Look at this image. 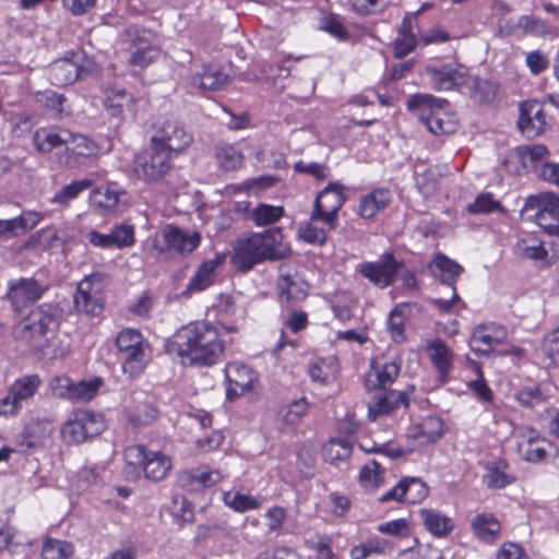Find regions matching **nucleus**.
Returning a JSON list of instances; mask_svg holds the SVG:
<instances>
[{
	"label": "nucleus",
	"mask_w": 559,
	"mask_h": 559,
	"mask_svg": "<svg viewBox=\"0 0 559 559\" xmlns=\"http://www.w3.org/2000/svg\"><path fill=\"white\" fill-rule=\"evenodd\" d=\"M464 88L478 103H491L498 92V85L492 81L474 78L469 74Z\"/></svg>",
	"instance_id": "nucleus-38"
},
{
	"label": "nucleus",
	"mask_w": 559,
	"mask_h": 559,
	"mask_svg": "<svg viewBox=\"0 0 559 559\" xmlns=\"http://www.w3.org/2000/svg\"><path fill=\"white\" fill-rule=\"evenodd\" d=\"M158 414L154 405L144 403L128 413V420L133 427L147 426L157 419Z\"/></svg>",
	"instance_id": "nucleus-53"
},
{
	"label": "nucleus",
	"mask_w": 559,
	"mask_h": 559,
	"mask_svg": "<svg viewBox=\"0 0 559 559\" xmlns=\"http://www.w3.org/2000/svg\"><path fill=\"white\" fill-rule=\"evenodd\" d=\"M104 472L105 467L103 465L91 464L80 468L76 478L83 488H88L103 481Z\"/></svg>",
	"instance_id": "nucleus-59"
},
{
	"label": "nucleus",
	"mask_w": 559,
	"mask_h": 559,
	"mask_svg": "<svg viewBox=\"0 0 559 559\" xmlns=\"http://www.w3.org/2000/svg\"><path fill=\"white\" fill-rule=\"evenodd\" d=\"M49 433L46 424L37 421L26 425L16 438V451L26 452L41 447Z\"/></svg>",
	"instance_id": "nucleus-33"
},
{
	"label": "nucleus",
	"mask_w": 559,
	"mask_h": 559,
	"mask_svg": "<svg viewBox=\"0 0 559 559\" xmlns=\"http://www.w3.org/2000/svg\"><path fill=\"white\" fill-rule=\"evenodd\" d=\"M515 400L524 407H534L544 401L543 392L539 386L531 385L520 389L515 395Z\"/></svg>",
	"instance_id": "nucleus-62"
},
{
	"label": "nucleus",
	"mask_w": 559,
	"mask_h": 559,
	"mask_svg": "<svg viewBox=\"0 0 559 559\" xmlns=\"http://www.w3.org/2000/svg\"><path fill=\"white\" fill-rule=\"evenodd\" d=\"M508 338V330L497 323L489 322L477 325L471 335L469 347L477 354L488 355L495 346L504 343Z\"/></svg>",
	"instance_id": "nucleus-17"
},
{
	"label": "nucleus",
	"mask_w": 559,
	"mask_h": 559,
	"mask_svg": "<svg viewBox=\"0 0 559 559\" xmlns=\"http://www.w3.org/2000/svg\"><path fill=\"white\" fill-rule=\"evenodd\" d=\"M519 450L527 462L539 463L555 459L559 450L534 429H525L518 436Z\"/></svg>",
	"instance_id": "nucleus-14"
},
{
	"label": "nucleus",
	"mask_w": 559,
	"mask_h": 559,
	"mask_svg": "<svg viewBox=\"0 0 559 559\" xmlns=\"http://www.w3.org/2000/svg\"><path fill=\"white\" fill-rule=\"evenodd\" d=\"M516 253L530 260H543L547 257V250L543 242L536 239H521L515 245Z\"/></svg>",
	"instance_id": "nucleus-56"
},
{
	"label": "nucleus",
	"mask_w": 559,
	"mask_h": 559,
	"mask_svg": "<svg viewBox=\"0 0 559 559\" xmlns=\"http://www.w3.org/2000/svg\"><path fill=\"white\" fill-rule=\"evenodd\" d=\"M430 270L436 278L450 288L454 287V283L463 272L459 263L443 254H438L433 259Z\"/></svg>",
	"instance_id": "nucleus-36"
},
{
	"label": "nucleus",
	"mask_w": 559,
	"mask_h": 559,
	"mask_svg": "<svg viewBox=\"0 0 559 559\" xmlns=\"http://www.w3.org/2000/svg\"><path fill=\"white\" fill-rule=\"evenodd\" d=\"M63 317V309L53 302H44L34 308L21 330L24 338L44 337L58 330Z\"/></svg>",
	"instance_id": "nucleus-6"
},
{
	"label": "nucleus",
	"mask_w": 559,
	"mask_h": 559,
	"mask_svg": "<svg viewBox=\"0 0 559 559\" xmlns=\"http://www.w3.org/2000/svg\"><path fill=\"white\" fill-rule=\"evenodd\" d=\"M428 352L433 366L438 369L440 377L445 378L452 368L453 354L447 344L441 340H433L428 345Z\"/></svg>",
	"instance_id": "nucleus-40"
},
{
	"label": "nucleus",
	"mask_w": 559,
	"mask_h": 559,
	"mask_svg": "<svg viewBox=\"0 0 559 559\" xmlns=\"http://www.w3.org/2000/svg\"><path fill=\"white\" fill-rule=\"evenodd\" d=\"M278 296L281 301L298 302L307 297V292L290 277L283 276L278 282Z\"/></svg>",
	"instance_id": "nucleus-50"
},
{
	"label": "nucleus",
	"mask_w": 559,
	"mask_h": 559,
	"mask_svg": "<svg viewBox=\"0 0 559 559\" xmlns=\"http://www.w3.org/2000/svg\"><path fill=\"white\" fill-rule=\"evenodd\" d=\"M103 275L93 273L84 277L79 284L73 296L74 308L78 313L90 318L99 317L104 310V300L100 289L95 284H100Z\"/></svg>",
	"instance_id": "nucleus-11"
},
{
	"label": "nucleus",
	"mask_w": 559,
	"mask_h": 559,
	"mask_svg": "<svg viewBox=\"0 0 559 559\" xmlns=\"http://www.w3.org/2000/svg\"><path fill=\"white\" fill-rule=\"evenodd\" d=\"M201 241L198 231H188L175 225H167L153 240V247L160 253L175 251L182 255L194 251Z\"/></svg>",
	"instance_id": "nucleus-10"
},
{
	"label": "nucleus",
	"mask_w": 559,
	"mask_h": 559,
	"mask_svg": "<svg viewBox=\"0 0 559 559\" xmlns=\"http://www.w3.org/2000/svg\"><path fill=\"white\" fill-rule=\"evenodd\" d=\"M64 151L63 163L68 167L74 168L81 165V158L95 156L98 152V146L86 135L70 131V136L64 144Z\"/></svg>",
	"instance_id": "nucleus-23"
},
{
	"label": "nucleus",
	"mask_w": 559,
	"mask_h": 559,
	"mask_svg": "<svg viewBox=\"0 0 559 559\" xmlns=\"http://www.w3.org/2000/svg\"><path fill=\"white\" fill-rule=\"evenodd\" d=\"M175 155L159 146L151 144L147 155H138L133 162L136 177L145 182H157L173 169L171 159Z\"/></svg>",
	"instance_id": "nucleus-7"
},
{
	"label": "nucleus",
	"mask_w": 559,
	"mask_h": 559,
	"mask_svg": "<svg viewBox=\"0 0 559 559\" xmlns=\"http://www.w3.org/2000/svg\"><path fill=\"white\" fill-rule=\"evenodd\" d=\"M353 445L344 438L331 439L322 449V456L325 462L335 463L337 461H345L352 454Z\"/></svg>",
	"instance_id": "nucleus-42"
},
{
	"label": "nucleus",
	"mask_w": 559,
	"mask_h": 559,
	"mask_svg": "<svg viewBox=\"0 0 559 559\" xmlns=\"http://www.w3.org/2000/svg\"><path fill=\"white\" fill-rule=\"evenodd\" d=\"M518 126L528 139L540 135L547 126L544 106L538 100H526L520 104Z\"/></svg>",
	"instance_id": "nucleus-18"
},
{
	"label": "nucleus",
	"mask_w": 559,
	"mask_h": 559,
	"mask_svg": "<svg viewBox=\"0 0 559 559\" xmlns=\"http://www.w3.org/2000/svg\"><path fill=\"white\" fill-rule=\"evenodd\" d=\"M126 36L130 40V59L131 64L138 67H146L159 56V50L147 39L146 33L139 31L136 27H129Z\"/></svg>",
	"instance_id": "nucleus-22"
},
{
	"label": "nucleus",
	"mask_w": 559,
	"mask_h": 559,
	"mask_svg": "<svg viewBox=\"0 0 559 559\" xmlns=\"http://www.w3.org/2000/svg\"><path fill=\"white\" fill-rule=\"evenodd\" d=\"M403 485L405 489V502L407 503H419L429 493L428 486L417 477H405L403 478Z\"/></svg>",
	"instance_id": "nucleus-55"
},
{
	"label": "nucleus",
	"mask_w": 559,
	"mask_h": 559,
	"mask_svg": "<svg viewBox=\"0 0 559 559\" xmlns=\"http://www.w3.org/2000/svg\"><path fill=\"white\" fill-rule=\"evenodd\" d=\"M335 228L328 226L322 215L312 211L309 221L299 225L298 236L308 243L323 245L328 233Z\"/></svg>",
	"instance_id": "nucleus-27"
},
{
	"label": "nucleus",
	"mask_w": 559,
	"mask_h": 559,
	"mask_svg": "<svg viewBox=\"0 0 559 559\" xmlns=\"http://www.w3.org/2000/svg\"><path fill=\"white\" fill-rule=\"evenodd\" d=\"M406 305L401 304L397 305L389 316L388 320V329L390 331L391 337L394 342L401 343L405 340V328H404V308Z\"/></svg>",
	"instance_id": "nucleus-57"
},
{
	"label": "nucleus",
	"mask_w": 559,
	"mask_h": 559,
	"mask_svg": "<svg viewBox=\"0 0 559 559\" xmlns=\"http://www.w3.org/2000/svg\"><path fill=\"white\" fill-rule=\"evenodd\" d=\"M217 159L224 169L234 170L241 166L243 156L235 146L225 145L218 150Z\"/></svg>",
	"instance_id": "nucleus-60"
},
{
	"label": "nucleus",
	"mask_w": 559,
	"mask_h": 559,
	"mask_svg": "<svg viewBox=\"0 0 559 559\" xmlns=\"http://www.w3.org/2000/svg\"><path fill=\"white\" fill-rule=\"evenodd\" d=\"M73 555V546L64 540L47 538L41 548L43 559H69Z\"/></svg>",
	"instance_id": "nucleus-51"
},
{
	"label": "nucleus",
	"mask_w": 559,
	"mask_h": 559,
	"mask_svg": "<svg viewBox=\"0 0 559 559\" xmlns=\"http://www.w3.org/2000/svg\"><path fill=\"white\" fill-rule=\"evenodd\" d=\"M361 485L367 489L379 487L384 479V468L374 460L368 462L359 473Z\"/></svg>",
	"instance_id": "nucleus-52"
},
{
	"label": "nucleus",
	"mask_w": 559,
	"mask_h": 559,
	"mask_svg": "<svg viewBox=\"0 0 559 559\" xmlns=\"http://www.w3.org/2000/svg\"><path fill=\"white\" fill-rule=\"evenodd\" d=\"M72 384L73 381L69 377L60 374L50 379L48 389L53 396L70 400Z\"/></svg>",
	"instance_id": "nucleus-63"
},
{
	"label": "nucleus",
	"mask_w": 559,
	"mask_h": 559,
	"mask_svg": "<svg viewBox=\"0 0 559 559\" xmlns=\"http://www.w3.org/2000/svg\"><path fill=\"white\" fill-rule=\"evenodd\" d=\"M171 468V461L169 456L157 452L148 451V457L142 469L145 478L154 481H159L166 477Z\"/></svg>",
	"instance_id": "nucleus-37"
},
{
	"label": "nucleus",
	"mask_w": 559,
	"mask_h": 559,
	"mask_svg": "<svg viewBox=\"0 0 559 559\" xmlns=\"http://www.w3.org/2000/svg\"><path fill=\"white\" fill-rule=\"evenodd\" d=\"M118 349L124 353L123 371L131 377L139 374L145 366L147 344L140 331L127 328L120 331L116 337Z\"/></svg>",
	"instance_id": "nucleus-8"
},
{
	"label": "nucleus",
	"mask_w": 559,
	"mask_h": 559,
	"mask_svg": "<svg viewBox=\"0 0 559 559\" xmlns=\"http://www.w3.org/2000/svg\"><path fill=\"white\" fill-rule=\"evenodd\" d=\"M514 477L508 474L501 464H490L483 476L484 484L490 489H501L514 481Z\"/></svg>",
	"instance_id": "nucleus-49"
},
{
	"label": "nucleus",
	"mask_w": 559,
	"mask_h": 559,
	"mask_svg": "<svg viewBox=\"0 0 559 559\" xmlns=\"http://www.w3.org/2000/svg\"><path fill=\"white\" fill-rule=\"evenodd\" d=\"M84 68L79 61L70 58H62L53 61L49 66L48 76L51 84L56 86H67L81 78Z\"/></svg>",
	"instance_id": "nucleus-26"
},
{
	"label": "nucleus",
	"mask_w": 559,
	"mask_h": 559,
	"mask_svg": "<svg viewBox=\"0 0 559 559\" xmlns=\"http://www.w3.org/2000/svg\"><path fill=\"white\" fill-rule=\"evenodd\" d=\"M521 213L523 217L535 222L548 235L559 238V197L557 194L530 195Z\"/></svg>",
	"instance_id": "nucleus-4"
},
{
	"label": "nucleus",
	"mask_w": 559,
	"mask_h": 559,
	"mask_svg": "<svg viewBox=\"0 0 559 559\" xmlns=\"http://www.w3.org/2000/svg\"><path fill=\"white\" fill-rule=\"evenodd\" d=\"M167 353L182 362L213 366L223 356L224 345L215 326L198 321L180 328L167 343Z\"/></svg>",
	"instance_id": "nucleus-1"
},
{
	"label": "nucleus",
	"mask_w": 559,
	"mask_h": 559,
	"mask_svg": "<svg viewBox=\"0 0 559 559\" xmlns=\"http://www.w3.org/2000/svg\"><path fill=\"white\" fill-rule=\"evenodd\" d=\"M344 188L337 182L329 183L316 198L313 212L322 215L330 227L337 226V213L346 197Z\"/></svg>",
	"instance_id": "nucleus-16"
},
{
	"label": "nucleus",
	"mask_w": 559,
	"mask_h": 559,
	"mask_svg": "<svg viewBox=\"0 0 559 559\" xmlns=\"http://www.w3.org/2000/svg\"><path fill=\"white\" fill-rule=\"evenodd\" d=\"M449 102L430 94L417 93L406 103L409 111L416 112L418 119L435 135L452 134L457 129L456 121L449 115Z\"/></svg>",
	"instance_id": "nucleus-2"
},
{
	"label": "nucleus",
	"mask_w": 559,
	"mask_h": 559,
	"mask_svg": "<svg viewBox=\"0 0 559 559\" xmlns=\"http://www.w3.org/2000/svg\"><path fill=\"white\" fill-rule=\"evenodd\" d=\"M228 82V75L216 66H203L201 71L191 75V84L203 91H217Z\"/></svg>",
	"instance_id": "nucleus-31"
},
{
	"label": "nucleus",
	"mask_w": 559,
	"mask_h": 559,
	"mask_svg": "<svg viewBox=\"0 0 559 559\" xmlns=\"http://www.w3.org/2000/svg\"><path fill=\"white\" fill-rule=\"evenodd\" d=\"M41 384L38 374H27L16 379L9 388L8 394L0 400V415H14L23 402L31 400Z\"/></svg>",
	"instance_id": "nucleus-12"
},
{
	"label": "nucleus",
	"mask_w": 559,
	"mask_h": 559,
	"mask_svg": "<svg viewBox=\"0 0 559 559\" xmlns=\"http://www.w3.org/2000/svg\"><path fill=\"white\" fill-rule=\"evenodd\" d=\"M49 286L35 277H21L9 283L8 298L16 312H23L29 305L38 301Z\"/></svg>",
	"instance_id": "nucleus-13"
},
{
	"label": "nucleus",
	"mask_w": 559,
	"mask_h": 559,
	"mask_svg": "<svg viewBox=\"0 0 559 559\" xmlns=\"http://www.w3.org/2000/svg\"><path fill=\"white\" fill-rule=\"evenodd\" d=\"M85 238L95 247L102 249L129 248L134 241V228L131 225L119 224L109 234H100L96 230L86 233Z\"/></svg>",
	"instance_id": "nucleus-21"
},
{
	"label": "nucleus",
	"mask_w": 559,
	"mask_h": 559,
	"mask_svg": "<svg viewBox=\"0 0 559 559\" xmlns=\"http://www.w3.org/2000/svg\"><path fill=\"white\" fill-rule=\"evenodd\" d=\"M103 381L96 378L92 381L73 382L70 400L86 402L94 397Z\"/></svg>",
	"instance_id": "nucleus-58"
},
{
	"label": "nucleus",
	"mask_w": 559,
	"mask_h": 559,
	"mask_svg": "<svg viewBox=\"0 0 559 559\" xmlns=\"http://www.w3.org/2000/svg\"><path fill=\"white\" fill-rule=\"evenodd\" d=\"M474 535L486 543H493L500 537L501 524L489 513H480L473 518L471 522Z\"/></svg>",
	"instance_id": "nucleus-35"
},
{
	"label": "nucleus",
	"mask_w": 559,
	"mask_h": 559,
	"mask_svg": "<svg viewBox=\"0 0 559 559\" xmlns=\"http://www.w3.org/2000/svg\"><path fill=\"white\" fill-rule=\"evenodd\" d=\"M418 514L426 530L437 537H445L454 528L452 519L438 510L420 509Z\"/></svg>",
	"instance_id": "nucleus-32"
},
{
	"label": "nucleus",
	"mask_w": 559,
	"mask_h": 559,
	"mask_svg": "<svg viewBox=\"0 0 559 559\" xmlns=\"http://www.w3.org/2000/svg\"><path fill=\"white\" fill-rule=\"evenodd\" d=\"M417 438H421V443H433L439 440L444 432V424L440 417L427 416L417 427Z\"/></svg>",
	"instance_id": "nucleus-43"
},
{
	"label": "nucleus",
	"mask_w": 559,
	"mask_h": 559,
	"mask_svg": "<svg viewBox=\"0 0 559 559\" xmlns=\"http://www.w3.org/2000/svg\"><path fill=\"white\" fill-rule=\"evenodd\" d=\"M225 377L228 382L226 395L230 401L252 391L258 380L257 373L251 368L239 362L228 364Z\"/></svg>",
	"instance_id": "nucleus-20"
},
{
	"label": "nucleus",
	"mask_w": 559,
	"mask_h": 559,
	"mask_svg": "<svg viewBox=\"0 0 559 559\" xmlns=\"http://www.w3.org/2000/svg\"><path fill=\"white\" fill-rule=\"evenodd\" d=\"M426 72L432 86L439 91L463 90L468 80L467 69L460 64H445L439 69L427 67Z\"/></svg>",
	"instance_id": "nucleus-19"
},
{
	"label": "nucleus",
	"mask_w": 559,
	"mask_h": 559,
	"mask_svg": "<svg viewBox=\"0 0 559 559\" xmlns=\"http://www.w3.org/2000/svg\"><path fill=\"white\" fill-rule=\"evenodd\" d=\"M237 210L248 212L247 218L251 219L257 226L263 227L278 222L284 216V207L259 203L254 209L249 211L248 204L241 207L237 204Z\"/></svg>",
	"instance_id": "nucleus-34"
},
{
	"label": "nucleus",
	"mask_w": 559,
	"mask_h": 559,
	"mask_svg": "<svg viewBox=\"0 0 559 559\" xmlns=\"http://www.w3.org/2000/svg\"><path fill=\"white\" fill-rule=\"evenodd\" d=\"M197 538L199 540L211 539L215 543L227 544L233 540L229 527L222 524H206L198 527Z\"/></svg>",
	"instance_id": "nucleus-48"
},
{
	"label": "nucleus",
	"mask_w": 559,
	"mask_h": 559,
	"mask_svg": "<svg viewBox=\"0 0 559 559\" xmlns=\"http://www.w3.org/2000/svg\"><path fill=\"white\" fill-rule=\"evenodd\" d=\"M356 305L354 296L345 290L335 294L331 308L336 319L348 322L352 319V309Z\"/></svg>",
	"instance_id": "nucleus-47"
},
{
	"label": "nucleus",
	"mask_w": 559,
	"mask_h": 559,
	"mask_svg": "<svg viewBox=\"0 0 559 559\" xmlns=\"http://www.w3.org/2000/svg\"><path fill=\"white\" fill-rule=\"evenodd\" d=\"M132 104V95L127 93L126 90L121 88L111 91L107 95L105 107L112 117H119L123 112L124 108L131 109Z\"/></svg>",
	"instance_id": "nucleus-46"
},
{
	"label": "nucleus",
	"mask_w": 559,
	"mask_h": 559,
	"mask_svg": "<svg viewBox=\"0 0 559 559\" xmlns=\"http://www.w3.org/2000/svg\"><path fill=\"white\" fill-rule=\"evenodd\" d=\"M148 457V451L143 445H130L124 450V474L128 478L136 479L140 477L145 462Z\"/></svg>",
	"instance_id": "nucleus-39"
},
{
	"label": "nucleus",
	"mask_w": 559,
	"mask_h": 559,
	"mask_svg": "<svg viewBox=\"0 0 559 559\" xmlns=\"http://www.w3.org/2000/svg\"><path fill=\"white\" fill-rule=\"evenodd\" d=\"M401 370V364L396 360L380 364L372 360L370 370L366 374V388L371 390L385 389L397 378Z\"/></svg>",
	"instance_id": "nucleus-24"
},
{
	"label": "nucleus",
	"mask_w": 559,
	"mask_h": 559,
	"mask_svg": "<svg viewBox=\"0 0 559 559\" xmlns=\"http://www.w3.org/2000/svg\"><path fill=\"white\" fill-rule=\"evenodd\" d=\"M278 234V231L264 230L239 240L233 258L236 269L247 272L258 263L276 259L275 243Z\"/></svg>",
	"instance_id": "nucleus-3"
},
{
	"label": "nucleus",
	"mask_w": 559,
	"mask_h": 559,
	"mask_svg": "<svg viewBox=\"0 0 559 559\" xmlns=\"http://www.w3.org/2000/svg\"><path fill=\"white\" fill-rule=\"evenodd\" d=\"M192 142V134L176 119L164 118L154 123V134L151 138V144L159 146L173 155L180 154Z\"/></svg>",
	"instance_id": "nucleus-5"
},
{
	"label": "nucleus",
	"mask_w": 559,
	"mask_h": 559,
	"mask_svg": "<svg viewBox=\"0 0 559 559\" xmlns=\"http://www.w3.org/2000/svg\"><path fill=\"white\" fill-rule=\"evenodd\" d=\"M70 136L68 129L40 128L33 136L36 148L41 153H49L53 150L64 147Z\"/></svg>",
	"instance_id": "nucleus-30"
},
{
	"label": "nucleus",
	"mask_w": 559,
	"mask_h": 559,
	"mask_svg": "<svg viewBox=\"0 0 559 559\" xmlns=\"http://www.w3.org/2000/svg\"><path fill=\"white\" fill-rule=\"evenodd\" d=\"M403 264L394 258L393 253H384L378 262H364L358 265L359 273L372 284L388 287L394 283Z\"/></svg>",
	"instance_id": "nucleus-15"
},
{
	"label": "nucleus",
	"mask_w": 559,
	"mask_h": 559,
	"mask_svg": "<svg viewBox=\"0 0 559 559\" xmlns=\"http://www.w3.org/2000/svg\"><path fill=\"white\" fill-rule=\"evenodd\" d=\"M307 411L308 402L306 401V399L301 397L288 405L287 411L283 416V419L287 425L295 426L307 414Z\"/></svg>",
	"instance_id": "nucleus-64"
},
{
	"label": "nucleus",
	"mask_w": 559,
	"mask_h": 559,
	"mask_svg": "<svg viewBox=\"0 0 559 559\" xmlns=\"http://www.w3.org/2000/svg\"><path fill=\"white\" fill-rule=\"evenodd\" d=\"M223 263L224 257L222 255H216L214 259L201 263L190 278L186 293L202 292L210 287L214 283L216 269Z\"/></svg>",
	"instance_id": "nucleus-29"
},
{
	"label": "nucleus",
	"mask_w": 559,
	"mask_h": 559,
	"mask_svg": "<svg viewBox=\"0 0 559 559\" xmlns=\"http://www.w3.org/2000/svg\"><path fill=\"white\" fill-rule=\"evenodd\" d=\"M124 194L126 191L119 189L116 185H107L93 191V201L99 207L112 210L120 202L121 195Z\"/></svg>",
	"instance_id": "nucleus-44"
},
{
	"label": "nucleus",
	"mask_w": 559,
	"mask_h": 559,
	"mask_svg": "<svg viewBox=\"0 0 559 559\" xmlns=\"http://www.w3.org/2000/svg\"><path fill=\"white\" fill-rule=\"evenodd\" d=\"M93 185L94 181L90 178L73 181L58 191L51 201L56 204L67 206L72 200L76 199L83 191L90 189Z\"/></svg>",
	"instance_id": "nucleus-45"
},
{
	"label": "nucleus",
	"mask_w": 559,
	"mask_h": 559,
	"mask_svg": "<svg viewBox=\"0 0 559 559\" xmlns=\"http://www.w3.org/2000/svg\"><path fill=\"white\" fill-rule=\"evenodd\" d=\"M408 393L405 391L391 390L376 397L374 403L368 406V417L376 420L379 416L390 415L400 407H408Z\"/></svg>",
	"instance_id": "nucleus-25"
},
{
	"label": "nucleus",
	"mask_w": 559,
	"mask_h": 559,
	"mask_svg": "<svg viewBox=\"0 0 559 559\" xmlns=\"http://www.w3.org/2000/svg\"><path fill=\"white\" fill-rule=\"evenodd\" d=\"M104 429L103 416L91 412H80L62 425L61 436L67 443H82L98 436Z\"/></svg>",
	"instance_id": "nucleus-9"
},
{
	"label": "nucleus",
	"mask_w": 559,
	"mask_h": 559,
	"mask_svg": "<svg viewBox=\"0 0 559 559\" xmlns=\"http://www.w3.org/2000/svg\"><path fill=\"white\" fill-rule=\"evenodd\" d=\"M416 45V36L412 33V16L407 14L402 21L399 36L394 41V53L397 58H403L412 52Z\"/></svg>",
	"instance_id": "nucleus-41"
},
{
	"label": "nucleus",
	"mask_w": 559,
	"mask_h": 559,
	"mask_svg": "<svg viewBox=\"0 0 559 559\" xmlns=\"http://www.w3.org/2000/svg\"><path fill=\"white\" fill-rule=\"evenodd\" d=\"M223 500L225 504L238 512L258 509L261 504V501L254 497L234 491L225 492Z\"/></svg>",
	"instance_id": "nucleus-54"
},
{
	"label": "nucleus",
	"mask_w": 559,
	"mask_h": 559,
	"mask_svg": "<svg viewBox=\"0 0 559 559\" xmlns=\"http://www.w3.org/2000/svg\"><path fill=\"white\" fill-rule=\"evenodd\" d=\"M392 194L386 188H377L360 198L357 213L362 218H372L391 202Z\"/></svg>",
	"instance_id": "nucleus-28"
},
{
	"label": "nucleus",
	"mask_w": 559,
	"mask_h": 559,
	"mask_svg": "<svg viewBox=\"0 0 559 559\" xmlns=\"http://www.w3.org/2000/svg\"><path fill=\"white\" fill-rule=\"evenodd\" d=\"M12 236L16 237L35 228L40 222V215L35 212H27L17 217L11 218Z\"/></svg>",
	"instance_id": "nucleus-61"
}]
</instances>
